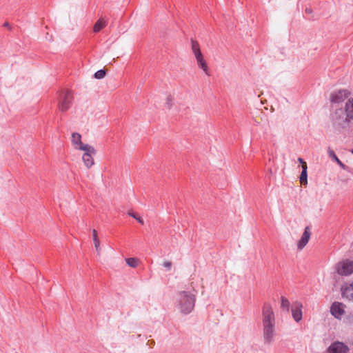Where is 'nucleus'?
<instances>
[{"label": "nucleus", "instance_id": "4be33fe9", "mask_svg": "<svg viewBox=\"0 0 353 353\" xmlns=\"http://www.w3.org/2000/svg\"><path fill=\"white\" fill-rule=\"evenodd\" d=\"M105 75V71L104 70H99L94 74V77L98 79H103Z\"/></svg>", "mask_w": 353, "mask_h": 353}, {"label": "nucleus", "instance_id": "9b49d317", "mask_svg": "<svg viewBox=\"0 0 353 353\" xmlns=\"http://www.w3.org/2000/svg\"><path fill=\"white\" fill-rule=\"evenodd\" d=\"M341 294L344 299L353 301V282L341 287Z\"/></svg>", "mask_w": 353, "mask_h": 353}, {"label": "nucleus", "instance_id": "5701e85b", "mask_svg": "<svg viewBox=\"0 0 353 353\" xmlns=\"http://www.w3.org/2000/svg\"><path fill=\"white\" fill-rule=\"evenodd\" d=\"M128 214L133 217L134 219H135L136 220H137L139 221V223H140L141 225H143L144 224V221L143 220L142 218H141L140 216H137L136 215V214L133 213V212H128Z\"/></svg>", "mask_w": 353, "mask_h": 353}, {"label": "nucleus", "instance_id": "bb28decb", "mask_svg": "<svg viewBox=\"0 0 353 353\" xmlns=\"http://www.w3.org/2000/svg\"><path fill=\"white\" fill-rule=\"evenodd\" d=\"M352 153H353V150H352Z\"/></svg>", "mask_w": 353, "mask_h": 353}, {"label": "nucleus", "instance_id": "6ab92c4d", "mask_svg": "<svg viewBox=\"0 0 353 353\" xmlns=\"http://www.w3.org/2000/svg\"><path fill=\"white\" fill-rule=\"evenodd\" d=\"M307 165H303L302 166V172H301V174L300 175V182L302 183V184H307Z\"/></svg>", "mask_w": 353, "mask_h": 353}, {"label": "nucleus", "instance_id": "0eeeda50", "mask_svg": "<svg viewBox=\"0 0 353 353\" xmlns=\"http://www.w3.org/2000/svg\"><path fill=\"white\" fill-rule=\"evenodd\" d=\"M349 347L339 341L332 343L327 349V353H347Z\"/></svg>", "mask_w": 353, "mask_h": 353}, {"label": "nucleus", "instance_id": "7ed1b4c3", "mask_svg": "<svg viewBox=\"0 0 353 353\" xmlns=\"http://www.w3.org/2000/svg\"><path fill=\"white\" fill-rule=\"evenodd\" d=\"M336 273L341 276H349L353 273V261H341L335 265Z\"/></svg>", "mask_w": 353, "mask_h": 353}, {"label": "nucleus", "instance_id": "ddd939ff", "mask_svg": "<svg viewBox=\"0 0 353 353\" xmlns=\"http://www.w3.org/2000/svg\"><path fill=\"white\" fill-rule=\"evenodd\" d=\"M191 49L195 59L201 58L203 56L201 52L200 46L196 41L192 39L191 40Z\"/></svg>", "mask_w": 353, "mask_h": 353}, {"label": "nucleus", "instance_id": "393cba45", "mask_svg": "<svg viewBox=\"0 0 353 353\" xmlns=\"http://www.w3.org/2000/svg\"><path fill=\"white\" fill-rule=\"evenodd\" d=\"M305 12L307 14H311L312 13V10L310 8H306Z\"/></svg>", "mask_w": 353, "mask_h": 353}, {"label": "nucleus", "instance_id": "4468645a", "mask_svg": "<svg viewBox=\"0 0 353 353\" xmlns=\"http://www.w3.org/2000/svg\"><path fill=\"white\" fill-rule=\"evenodd\" d=\"M196 64H197L198 67L200 69H201L205 74L209 76L210 75L209 68H208V63L206 62V60L204 58V56H203L201 58L196 59Z\"/></svg>", "mask_w": 353, "mask_h": 353}, {"label": "nucleus", "instance_id": "412c9836", "mask_svg": "<svg viewBox=\"0 0 353 353\" xmlns=\"http://www.w3.org/2000/svg\"><path fill=\"white\" fill-rule=\"evenodd\" d=\"M281 307L283 310L288 311L290 307V301L285 297H281Z\"/></svg>", "mask_w": 353, "mask_h": 353}, {"label": "nucleus", "instance_id": "423d86ee", "mask_svg": "<svg viewBox=\"0 0 353 353\" xmlns=\"http://www.w3.org/2000/svg\"><path fill=\"white\" fill-rule=\"evenodd\" d=\"M350 95L347 90H339L334 91L330 94V101L333 103H341L343 102Z\"/></svg>", "mask_w": 353, "mask_h": 353}, {"label": "nucleus", "instance_id": "1a4fd4ad", "mask_svg": "<svg viewBox=\"0 0 353 353\" xmlns=\"http://www.w3.org/2000/svg\"><path fill=\"white\" fill-rule=\"evenodd\" d=\"M71 142L73 148L77 150H82L88 146V144L83 143L81 141V135L77 132H73L71 136Z\"/></svg>", "mask_w": 353, "mask_h": 353}, {"label": "nucleus", "instance_id": "b1692460", "mask_svg": "<svg viewBox=\"0 0 353 353\" xmlns=\"http://www.w3.org/2000/svg\"><path fill=\"white\" fill-rule=\"evenodd\" d=\"M162 265L168 270H170L171 267H172V263L170 261H164Z\"/></svg>", "mask_w": 353, "mask_h": 353}, {"label": "nucleus", "instance_id": "f8f14e48", "mask_svg": "<svg viewBox=\"0 0 353 353\" xmlns=\"http://www.w3.org/2000/svg\"><path fill=\"white\" fill-rule=\"evenodd\" d=\"M302 304L296 303L294 307L292 309V317L295 321L299 322L302 319Z\"/></svg>", "mask_w": 353, "mask_h": 353}, {"label": "nucleus", "instance_id": "20e7f679", "mask_svg": "<svg viewBox=\"0 0 353 353\" xmlns=\"http://www.w3.org/2000/svg\"><path fill=\"white\" fill-rule=\"evenodd\" d=\"M86 148L81 150L83 152L82 161L87 168H90L94 164L93 156L96 154V150L90 145Z\"/></svg>", "mask_w": 353, "mask_h": 353}, {"label": "nucleus", "instance_id": "9d476101", "mask_svg": "<svg viewBox=\"0 0 353 353\" xmlns=\"http://www.w3.org/2000/svg\"><path fill=\"white\" fill-rule=\"evenodd\" d=\"M311 236L309 227L305 228L304 232L301 239L297 243V249L301 250L308 243Z\"/></svg>", "mask_w": 353, "mask_h": 353}, {"label": "nucleus", "instance_id": "f257e3e1", "mask_svg": "<svg viewBox=\"0 0 353 353\" xmlns=\"http://www.w3.org/2000/svg\"><path fill=\"white\" fill-rule=\"evenodd\" d=\"M263 334L265 343H271L275 336V316L272 307L269 304L263 307Z\"/></svg>", "mask_w": 353, "mask_h": 353}, {"label": "nucleus", "instance_id": "6e6552de", "mask_svg": "<svg viewBox=\"0 0 353 353\" xmlns=\"http://www.w3.org/2000/svg\"><path fill=\"white\" fill-rule=\"evenodd\" d=\"M345 305L339 302H334L330 307L331 314L336 319H341L345 313Z\"/></svg>", "mask_w": 353, "mask_h": 353}, {"label": "nucleus", "instance_id": "dca6fc26", "mask_svg": "<svg viewBox=\"0 0 353 353\" xmlns=\"http://www.w3.org/2000/svg\"><path fill=\"white\" fill-rule=\"evenodd\" d=\"M327 154L329 157H331L332 160L334 161L342 169H347V166L341 162V161L336 157L334 152L330 148H327Z\"/></svg>", "mask_w": 353, "mask_h": 353}, {"label": "nucleus", "instance_id": "f03ea898", "mask_svg": "<svg viewBox=\"0 0 353 353\" xmlns=\"http://www.w3.org/2000/svg\"><path fill=\"white\" fill-rule=\"evenodd\" d=\"M195 301V295L186 291H182L177 295L176 307L181 313L188 314L192 311Z\"/></svg>", "mask_w": 353, "mask_h": 353}, {"label": "nucleus", "instance_id": "39448f33", "mask_svg": "<svg viewBox=\"0 0 353 353\" xmlns=\"http://www.w3.org/2000/svg\"><path fill=\"white\" fill-rule=\"evenodd\" d=\"M73 95L71 92L67 90L61 97L59 109L61 112H66L72 105Z\"/></svg>", "mask_w": 353, "mask_h": 353}, {"label": "nucleus", "instance_id": "a878e982", "mask_svg": "<svg viewBox=\"0 0 353 353\" xmlns=\"http://www.w3.org/2000/svg\"><path fill=\"white\" fill-rule=\"evenodd\" d=\"M299 161L302 164V166H303V165H307V164H306V163H305V162L303 161V159H301V158H299Z\"/></svg>", "mask_w": 353, "mask_h": 353}, {"label": "nucleus", "instance_id": "f3484780", "mask_svg": "<svg viewBox=\"0 0 353 353\" xmlns=\"http://www.w3.org/2000/svg\"><path fill=\"white\" fill-rule=\"evenodd\" d=\"M92 239L94 244L95 250L98 254L101 253L100 241L98 237L97 231L95 229L92 230Z\"/></svg>", "mask_w": 353, "mask_h": 353}, {"label": "nucleus", "instance_id": "2eb2a0df", "mask_svg": "<svg viewBox=\"0 0 353 353\" xmlns=\"http://www.w3.org/2000/svg\"><path fill=\"white\" fill-rule=\"evenodd\" d=\"M345 111L346 117L351 120H353V98L347 100L345 103Z\"/></svg>", "mask_w": 353, "mask_h": 353}, {"label": "nucleus", "instance_id": "aec40b11", "mask_svg": "<svg viewBox=\"0 0 353 353\" xmlns=\"http://www.w3.org/2000/svg\"><path fill=\"white\" fill-rule=\"evenodd\" d=\"M126 263L131 268H137L139 265V260L137 258H127L125 259Z\"/></svg>", "mask_w": 353, "mask_h": 353}, {"label": "nucleus", "instance_id": "a211bd4d", "mask_svg": "<svg viewBox=\"0 0 353 353\" xmlns=\"http://www.w3.org/2000/svg\"><path fill=\"white\" fill-rule=\"evenodd\" d=\"M106 26V21L103 19H99L94 26L93 30L94 32H99Z\"/></svg>", "mask_w": 353, "mask_h": 353}]
</instances>
